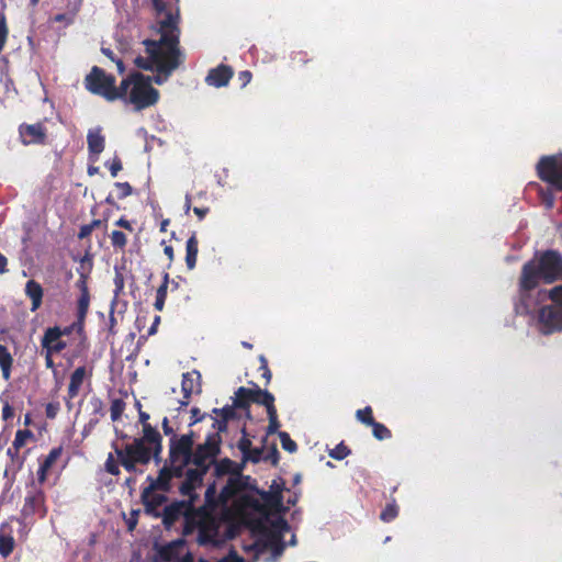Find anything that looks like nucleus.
Returning a JSON list of instances; mask_svg holds the SVG:
<instances>
[{
    "label": "nucleus",
    "mask_w": 562,
    "mask_h": 562,
    "mask_svg": "<svg viewBox=\"0 0 562 562\" xmlns=\"http://www.w3.org/2000/svg\"><path fill=\"white\" fill-rule=\"evenodd\" d=\"M252 389H247L245 386H240L235 392V397L233 398V404L237 408L248 409L250 406Z\"/></svg>",
    "instance_id": "nucleus-32"
},
{
    "label": "nucleus",
    "mask_w": 562,
    "mask_h": 562,
    "mask_svg": "<svg viewBox=\"0 0 562 562\" xmlns=\"http://www.w3.org/2000/svg\"><path fill=\"white\" fill-rule=\"evenodd\" d=\"M227 425H228V422L221 419V418H214L212 427L215 431L213 434L221 435V432L226 431Z\"/></svg>",
    "instance_id": "nucleus-64"
},
{
    "label": "nucleus",
    "mask_w": 562,
    "mask_h": 562,
    "mask_svg": "<svg viewBox=\"0 0 562 562\" xmlns=\"http://www.w3.org/2000/svg\"><path fill=\"white\" fill-rule=\"evenodd\" d=\"M562 277V255L558 250L537 251L521 269L519 286L521 292L536 289L540 281L553 283Z\"/></svg>",
    "instance_id": "nucleus-2"
},
{
    "label": "nucleus",
    "mask_w": 562,
    "mask_h": 562,
    "mask_svg": "<svg viewBox=\"0 0 562 562\" xmlns=\"http://www.w3.org/2000/svg\"><path fill=\"white\" fill-rule=\"evenodd\" d=\"M291 59L293 64L300 66L305 65L310 61V59L307 58V54L303 50L293 52L291 55Z\"/></svg>",
    "instance_id": "nucleus-61"
},
{
    "label": "nucleus",
    "mask_w": 562,
    "mask_h": 562,
    "mask_svg": "<svg viewBox=\"0 0 562 562\" xmlns=\"http://www.w3.org/2000/svg\"><path fill=\"white\" fill-rule=\"evenodd\" d=\"M234 71L231 66L221 64L215 68L210 69L205 82L209 86L221 88L228 85Z\"/></svg>",
    "instance_id": "nucleus-21"
},
{
    "label": "nucleus",
    "mask_w": 562,
    "mask_h": 562,
    "mask_svg": "<svg viewBox=\"0 0 562 562\" xmlns=\"http://www.w3.org/2000/svg\"><path fill=\"white\" fill-rule=\"evenodd\" d=\"M139 509H132L130 516L126 518V526L130 531H133L138 522Z\"/></svg>",
    "instance_id": "nucleus-60"
},
{
    "label": "nucleus",
    "mask_w": 562,
    "mask_h": 562,
    "mask_svg": "<svg viewBox=\"0 0 562 562\" xmlns=\"http://www.w3.org/2000/svg\"><path fill=\"white\" fill-rule=\"evenodd\" d=\"M121 98L125 104H132L135 111H143L158 103L159 91L151 86L150 76L139 71L130 74L120 82Z\"/></svg>",
    "instance_id": "nucleus-3"
},
{
    "label": "nucleus",
    "mask_w": 562,
    "mask_h": 562,
    "mask_svg": "<svg viewBox=\"0 0 562 562\" xmlns=\"http://www.w3.org/2000/svg\"><path fill=\"white\" fill-rule=\"evenodd\" d=\"M63 454V447H54L49 453L44 458V460L40 463V468L37 471V481L40 484L45 483L47 480V474L49 470L53 468V465L56 463V461L61 457Z\"/></svg>",
    "instance_id": "nucleus-24"
},
{
    "label": "nucleus",
    "mask_w": 562,
    "mask_h": 562,
    "mask_svg": "<svg viewBox=\"0 0 562 562\" xmlns=\"http://www.w3.org/2000/svg\"><path fill=\"white\" fill-rule=\"evenodd\" d=\"M149 486L143 488L140 493V502L144 506V513L154 518H160V507L167 503L166 493H156L157 491H148Z\"/></svg>",
    "instance_id": "nucleus-13"
},
{
    "label": "nucleus",
    "mask_w": 562,
    "mask_h": 562,
    "mask_svg": "<svg viewBox=\"0 0 562 562\" xmlns=\"http://www.w3.org/2000/svg\"><path fill=\"white\" fill-rule=\"evenodd\" d=\"M538 178L557 191H562V154L542 156L536 166Z\"/></svg>",
    "instance_id": "nucleus-6"
},
{
    "label": "nucleus",
    "mask_w": 562,
    "mask_h": 562,
    "mask_svg": "<svg viewBox=\"0 0 562 562\" xmlns=\"http://www.w3.org/2000/svg\"><path fill=\"white\" fill-rule=\"evenodd\" d=\"M198 487L195 485H193L192 483H189L188 481L183 480L179 486V492L182 496H188L189 497V501L188 502H193L196 499V494H195V490Z\"/></svg>",
    "instance_id": "nucleus-49"
},
{
    "label": "nucleus",
    "mask_w": 562,
    "mask_h": 562,
    "mask_svg": "<svg viewBox=\"0 0 562 562\" xmlns=\"http://www.w3.org/2000/svg\"><path fill=\"white\" fill-rule=\"evenodd\" d=\"M111 245L115 250L123 251L127 245V236L121 231H113L110 235Z\"/></svg>",
    "instance_id": "nucleus-40"
},
{
    "label": "nucleus",
    "mask_w": 562,
    "mask_h": 562,
    "mask_svg": "<svg viewBox=\"0 0 562 562\" xmlns=\"http://www.w3.org/2000/svg\"><path fill=\"white\" fill-rule=\"evenodd\" d=\"M24 293L31 300V311L36 312L43 304V286L37 281L31 279L25 283Z\"/></svg>",
    "instance_id": "nucleus-25"
},
{
    "label": "nucleus",
    "mask_w": 562,
    "mask_h": 562,
    "mask_svg": "<svg viewBox=\"0 0 562 562\" xmlns=\"http://www.w3.org/2000/svg\"><path fill=\"white\" fill-rule=\"evenodd\" d=\"M398 516V506L394 497H391V502L386 504L384 509L380 514V519L384 522H391Z\"/></svg>",
    "instance_id": "nucleus-37"
},
{
    "label": "nucleus",
    "mask_w": 562,
    "mask_h": 562,
    "mask_svg": "<svg viewBox=\"0 0 562 562\" xmlns=\"http://www.w3.org/2000/svg\"><path fill=\"white\" fill-rule=\"evenodd\" d=\"M268 418H269V425L267 427V434L273 435L276 432H279V428L281 426L279 419H278V412L276 408V405L267 411Z\"/></svg>",
    "instance_id": "nucleus-41"
},
{
    "label": "nucleus",
    "mask_w": 562,
    "mask_h": 562,
    "mask_svg": "<svg viewBox=\"0 0 562 562\" xmlns=\"http://www.w3.org/2000/svg\"><path fill=\"white\" fill-rule=\"evenodd\" d=\"M113 282H114V285H115L114 294H115V296H117L123 291L124 284H125L124 276L117 269H115V274H114Z\"/></svg>",
    "instance_id": "nucleus-59"
},
{
    "label": "nucleus",
    "mask_w": 562,
    "mask_h": 562,
    "mask_svg": "<svg viewBox=\"0 0 562 562\" xmlns=\"http://www.w3.org/2000/svg\"><path fill=\"white\" fill-rule=\"evenodd\" d=\"M184 544L182 540L172 541L158 551L159 558L165 562H186L188 561L189 553L183 557Z\"/></svg>",
    "instance_id": "nucleus-22"
},
{
    "label": "nucleus",
    "mask_w": 562,
    "mask_h": 562,
    "mask_svg": "<svg viewBox=\"0 0 562 562\" xmlns=\"http://www.w3.org/2000/svg\"><path fill=\"white\" fill-rule=\"evenodd\" d=\"M13 361V357L9 349L4 345L0 344V369L4 381H9L11 379Z\"/></svg>",
    "instance_id": "nucleus-31"
},
{
    "label": "nucleus",
    "mask_w": 562,
    "mask_h": 562,
    "mask_svg": "<svg viewBox=\"0 0 562 562\" xmlns=\"http://www.w3.org/2000/svg\"><path fill=\"white\" fill-rule=\"evenodd\" d=\"M88 151L90 156H93V160L98 159V156L104 150L105 138L101 133V128L90 130L87 135Z\"/></svg>",
    "instance_id": "nucleus-26"
},
{
    "label": "nucleus",
    "mask_w": 562,
    "mask_h": 562,
    "mask_svg": "<svg viewBox=\"0 0 562 562\" xmlns=\"http://www.w3.org/2000/svg\"><path fill=\"white\" fill-rule=\"evenodd\" d=\"M115 77L106 74L104 69L93 66L85 77V88L92 94L100 95L108 102H114L121 98L120 86H115Z\"/></svg>",
    "instance_id": "nucleus-4"
},
{
    "label": "nucleus",
    "mask_w": 562,
    "mask_h": 562,
    "mask_svg": "<svg viewBox=\"0 0 562 562\" xmlns=\"http://www.w3.org/2000/svg\"><path fill=\"white\" fill-rule=\"evenodd\" d=\"M195 530L199 531L200 542H205L209 537L207 533L213 532L215 530V526L213 519L204 510L194 509L191 505L183 518L182 533L184 536H189Z\"/></svg>",
    "instance_id": "nucleus-7"
},
{
    "label": "nucleus",
    "mask_w": 562,
    "mask_h": 562,
    "mask_svg": "<svg viewBox=\"0 0 562 562\" xmlns=\"http://www.w3.org/2000/svg\"><path fill=\"white\" fill-rule=\"evenodd\" d=\"M74 260H78L77 257H74ZM93 269V256L89 251L79 258V267L77 268V273L80 277H90V273Z\"/></svg>",
    "instance_id": "nucleus-34"
},
{
    "label": "nucleus",
    "mask_w": 562,
    "mask_h": 562,
    "mask_svg": "<svg viewBox=\"0 0 562 562\" xmlns=\"http://www.w3.org/2000/svg\"><path fill=\"white\" fill-rule=\"evenodd\" d=\"M204 498L205 504L212 508L223 505L222 502H220V493L217 494L215 482L207 485Z\"/></svg>",
    "instance_id": "nucleus-38"
},
{
    "label": "nucleus",
    "mask_w": 562,
    "mask_h": 562,
    "mask_svg": "<svg viewBox=\"0 0 562 562\" xmlns=\"http://www.w3.org/2000/svg\"><path fill=\"white\" fill-rule=\"evenodd\" d=\"M105 166L109 168L113 178H115L123 168L122 160L117 156H115L111 161L105 162Z\"/></svg>",
    "instance_id": "nucleus-56"
},
{
    "label": "nucleus",
    "mask_w": 562,
    "mask_h": 562,
    "mask_svg": "<svg viewBox=\"0 0 562 562\" xmlns=\"http://www.w3.org/2000/svg\"><path fill=\"white\" fill-rule=\"evenodd\" d=\"M351 453V450L348 446L345 445L344 441L339 442L334 449L329 451V457L335 460H344Z\"/></svg>",
    "instance_id": "nucleus-47"
},
{
    "label": "nucleus",
    "mask_w": 562,
    "mask_h": 562,
    "mask_svg": "<svg viewBox=\"0 0 562 562\" xmlns=\"http://www.w3.org/2000/svg\"><path fill=\"white\" fill-rule=\"evenodd\" d=\"M19 135L23 145H43L46 143L47 130L42 122L35 124L22 123L19 126Z\"/></svg>",
    "instance_id": "nucleus-14"
},
{
    "label": "nucleus",
    "mask_w": 562,
    "mask_h": 562,
    "mask_svg": "<svg viewBox=\"0 0 562 562\" xmlns=\"http://www.w3.org/2000/svg\"><path fill=\"white\" fill-rule=\"evenodd\" d=\"M90 277H80L76 281V288L79 290L80 294H90L88 288V280Z\"/></svg>",
    "instance_id": "nucleus-63"
},
{
    "label": "nucleus",
    "mask_w": 562,
    "mask_h": 562,
    "mask_svg": "<svg viewBox=\"0 0 562 562\" xmlns=\"http://www.w3.org/2000/svg\"><path fill=\"white\" fill-rule=\"evenodd\" d=\"M135 439L142 440L144 445L153 448L156 464H159L162 461V437L156 427L150 424L143 426V436Z\"/></svg>",
    "instance_id": "nucleus-18"
},
{
    "label": "nucleus",
    "mask_w": 562,
    "mask_h": 562,
    "mask_svg": "<svg viewBox=\"0 0 562 562\" xmlns=\"http://www.w3.org/2000/svg\"><path fill=\"white\" fill-rule=\"evenodd\" d=\"M249 490H254V486H251V477L244 475L237 470L234 475L228 477L226 484L221 490L220 502L227 504L235 496Z\"/></svg>",
    "instance_id": "nucleus-12"
},
{
    "label": "nucleus",
    "mask_w": 562,
    "mask_h": 562,
    "mask_svg": "<svg viewBox=\"0 0 562 562\" xmlns=\"http://www.w3.org/2000/svg\"><path fill=\"white\" fill-rule=\"evenodd\" d=\"M200 380H201V374L196 370L186 372L182 374V381H181L182 398L179 401V407L177 408V411H180L189 405L191 395L195 391V385H198L196 393L201 392Z\"/></svg>",
    "instance_id": "nucleus-15"
},
{
    "label": "nucleus",
    "mask_w": 562,
    "mask_h": 562,
    "mask_svg": "<svg viewBox=\"0 0 562 562\" xmlns=\"http://www.w3.org/2000/svg\"><path fill=\"white\" fill-rule=\"evenodd\" d=\"M255 389L251 391L250 403L262 405L266 409H270L274 406V396L267 390H261L257 384H254Z\"/></svg>",
    "instance_id": "nucleus-29"
},
{
    "label": "nucleus",
    "mask_w": 562,
    "mask_h": 562,
    "mask_svg": "<svg viewBox=\"0 0 562 562\" xmlns=\"http://www.w3.org/2000/svg\"><path fill=\"white\" fill-rule=\"evenodd\" d=\"M184 474V468L176 463H170L166 460L164 467L158 471L157 477L148 475V491H160L162 493H170L172 490V480L180 479Z\"/></svg>",
    "instance_id": "nucleus-9"
},
{
    "label": "nucleus",
    "mask_w": 562,
    "mask_h": 562,
    "mask_svg": "<svg viewBox=\"0 0 562 562\" xmlns=\"http://www.w3.org/2000/svg\"><path fill=\"white\" fill-rule=\"evenodd\" d=\"M33 436L32 431L29 429H19L15 432L14 440L12 442L14 448V454L19 453V450L23 448L26 441Z\"/></svg>",
    "instance_id": "nucleus-39"
},
{
    "label": "nucleus",
    "mask_w": 562,
    "mask_h": 562,
    "mask_svg": "<svg viewBox=\"0 0 562 562\" xmlns=\"http://www.w3.org/2000/svg\"><path fill=\"white\" fill-rule=\"evenodd\" d=\"M92 374L93 368L91 367L88 370L86 366L76 368L75 371L70 374L66 400L68 409H71V400L78 396L85 379L87 376L91 378Z\"/></svg>",
    "instance_id": "nucleus-17"
},
{
    "label": "nucleus",
    "mask_w": 562,
    "mask_h": 562,
    "mask_svg": "<svg viewBox=\"0 0 562 562\" xmlns=\"http://www.w3.org/2000/svg\"><path fill=\"white\" fill-rule=\"evenodd\" d=\"M116 458L119 459V462L120 464L127 471V472H138V473H142L143 471L142 470H137V464L136 462L132 461L131 459H127L125 457H123V453L121 451H116L114 452Z\"/></svg>",
    "instance_id": "nucleus-51"
},
{
    "label": "nucleus",
    "mask_w": 562,
    "mask_h": 562,
    "mask_svg": "<svg viewBox=\"0 0 562 562\" xmlns=\"http://www.w3.org/2000/svg\"><path fill=\"white\" fill-rule=\"evenodd\" d=\"M193 447L190 446L189 437L173 436L169 438L168 461L176 463L182 468L191 464Z\"/></svg>",
    "instance_id": "nucleus-10"
},
{
    "label": "nucleus",
    "mask_w": 562,
    "mask_h": 562,
    "mask_svg": "<svg viewBox=\"0 0 562 562\" xmlns=\"http://www.w3.org/2000/svg\"><path fill=\"white\" fill-rule=\"evenodd\" d=\"M61 337L69 336L72 333H76L79 336V342L76 347V350L72 353V357H78L80 353L85 352L89 348L88 338L85 331V322H80V319H76L68 326L60 328Z\"/></svg>",
    "instance_id": "nucleus-20"
},
{
    "label": "nucleus",
    "mask_w": 562,
    "mask_h": 562,
    "mask_svg": "<svg viewBox=\"0 0 562 562\" xmlns=\"http://www.w3.org/2000/svg\"><path fill=\"white\" fill-rule=\"evenodd\" d=\"M370 427H372V434L378 440H385L392 437L391 430L385 425L376 420Z\"/></svg>",
    "instance_id": "nucleus-42"
},
{
    "label": "nucleus",
    "mask_w": 562,
    "mask_h": 562,
    "mask_svg": "<svg viewBox=\"0 0 562 562\" xmlns=\"http://www.w3.org/2000/svg\"><path fill=\"white\" fill-rule=\"evenodd\" d=\"M259 371L261 372V376L266 380V384H269L272 378V373L268 367V360L263 355H261L259 356Z\"/></svg>",
    "instance_id": "nucleus-55"
},
{
    "label": "nucleus",
    "mask_w": 562,
    "mask_h": 562,
    "mask_svg": "<svg viewBox=\"0 0 562 562\" xmlns=\"http://www.w3.org/2000/svg\"><path fill=\"white\" fill-rule=\"evenodd\" d=\"M9 30L7 25V19L3 13H0V53L2 52L7 38H8Z\"/></svg>",
    "instance_id": "nucleus-53"
},
{
    "label": "nucleus",
    "mask_w": 562,
    "mask_h": 562,
    "mask_svg": "<svg viewBox=\"0 0 562 562\" xmlns=\"http://www.w3.org/2000/svg\"><path fill=\"white\" fill-rule=\"evenodd\" d=\"M119 465H120L119 459L115 460L114 454L109 453L108 458L105 460V463H104L105 471L111 475L117 476L121 473Z\"/></svg>",
    "instance_id": "nucleus-50"
},
{
    "label": "nucleus",
    "mask_w": 562,
    "mask_h": 562,
    "mask_svg": "<svg viewBox=\"0 0 562 562\" xmlns=\"http://www.w3.org/2000/svg\"><path fill=\"white\" fill-rule=\"evenodd\" d=\"M125 406H126V404L122 398L112 400L110 412H111V419L113 422H116L121 418V416L125 409Z\"/></svg>",
    "instance_id": "nucleus-45"
},
{
    "label": "nucleus",
    "mask_w": 562,
    "mask_h": 562,
    "mask_svg": "<svg viewBox=\"0 0 562 562\" xmlns=\"http://www.w3.org/2000/svg\"><path fill=\"white\" fill-rule=\"evenodd\" d=\"M237 447L238 449L240 450V452L243 453V458L246 457V454L250 451V449L252 448V443L250 441V439L247 438L246 435H244L238 443H237Z\"/></svg>",
    "instance_id": "nucleus-62"
},
{
    "label": "nucleus",
    "mask_w": 562,
    "mask_h": 562,
    "mask_svg": "<svg viewBox=\"0 0 562 562\" xmlns=\"http://www.w3.org/2000/svg\"><path fill=\"white\" fill-rule=\"evenodd\" d=\"M263 449L262 448H251L250 451L243 458V464L245 462L258 463L260 460H263Z\"/></svg>",
    "instance_id": "nucleus-54"
},
{
    "label": "nucleus",
    "mask_w": 562,
    "mask_h": 562,
    "mask_svg": "<svg viewBox=\"0 0 562 562\" xmlns=\"http://www.w3.org/2000/svg\"><path fill=\"white\" fill-rule=\"evenodd\" d=\"M114 187L117 191V200H123L133 193V188L128 182H115Z\"/></svg>",
    "instance_id": "nucleus-52"
},
{
    "label": "nucleus",
    "mask_w": 562,
    "mask_h": 562,
    "mask_svg": "<svg viewBox=\"0 0 562 562\" xmlns=\"http://www.w3.org/2000/svg\"><path fill=\"white\" fill-rule=\"evenodd\" d=\"M278 435L281 441V446L285 451L290 453L296 452L297 445L286 431H279Z\"/></svg>",
    "instance_id": "nucleus-48"
},
{
    "label": "nucleus",
    "mask_w": 562,
    "mask_h": 562,
    "mask_svg": "<svg viewBox=\"0 0 562 562\" xmlns=\"http://www.w3.org/2000/svg\"><path fill=\"white\" fill-rule=\"evenodd\" d=\"M551 305L539 311L538 321L540 330L544 335L562 330V285H557L549 292Z\"/></svg>",
    "instance_id": "nucleus-5"
},
{
    "label": "nucleus",
    "mask_w": 562,
    "mask_h": 562,
    "mask_svg": "<svg viewBox=\"0 0 562 562\" xmlns=\"http://www.w3.org/2000/svg\"><path fill=\"white\" fill-rule=\"evenodd\" d=\"M44 493L41 490H35L34 492H30L25 499L23 505V514L25 516L34 515L41 506L44 504Z\"/></svg>",
    "instance_id": "nucleus-27"
},
{
    "label": "nucleus",
    "mask_w": 562,
    "mask_h": 562,
    "mask_svg": "<svg viewBox=\"0 0 562 562\" xmlns=\"http://www.w3.org/2000/svg\"><path fill=\"white\" fill-rule=\"evenodd\" d=\"M90 306V294H79L77 299L76 316L80 322H86V317Z\"/></svg>",
    "instance_id": "nucleus-36"
},
{
    "label": "nucleus",
    "mask_w": 562,
    "mask_h": 562,
    "mask_svg": "<svg viewBox=\"0 0 562 562\" xmlns=\"http://www.w3.org/2000/svg\"><path fill=\"white\" fill-rule=\"evenodd\" d=\"M114 452L121 451L123 457L131 459L132 461L146 465L153 459L155 461V454L153 448L144 445L142 440L134 439L131 443H126L123 448L119 447L116 442H112Z\"/></svg>",
    "instance_id": "nucleus-11"
},
{
    "label": "nucleus",
    "mask_w": 562,
    "mask_h": 562,
    "mask_svg": "<svg viewBox=\"0 0 562 562\" xmlns=\"http://www.w3.org/2000/svg\"><path fill=\"white\" fill-rule=\"evenodd\" d=\"M199 252V240L195 233L188 238L186 244V265L189 270L195 268Z\"/></svg>",
    "instance_id": "nucleus-30"
},
{
    "label": "nucleus",
    "mask_w": 562,
    "mask_h": 562,
    "mask_svg": "<svg viewBox=\"0 0 562 562\" xmlns=\"http://www.w3.org/2000/svg\"><path fill=\"white\" fill-rule=\"evenodd\" d=\"M356 417L360 423L367 426H371L375 422L371 406H366L362 409H358L356 412Z\"/></svg>",
    "instance_id": "nucleus-46"
},
{
    "label": "nucleus",
    "mask_w": 562,
    "mask_h": 562,
    "mask_svg": "<svg viewBox=\"0 0 562 562\" xmlns=\"http://www.w3.org/2000/svg\"><path fill=\"white\" fill-rule=\"evenodd\" d=\"M265 461H270L273 467H277L280 460V453L277 448V445L273 443L266 456H263Z\"/></svg>",
    "instance_id": "nucleus-57"
},
{
    "label": "nucleus",
    "mask_w": 562,
    "mask_h": 562,
    "mask_svg": "<svg viewBox=\"0 0 562 562\" xmlns=\"http://www.w3.org/2000/svg\"><path fill=\"white\" fill-rule=\"evenodd\" d=\"M159 40H144L146 56L134 59L137 68L155 72L151 83L162 85L178 69L184 55L180 48V0H151Z\"/></svg>",
    "instance_id": "nucleus-1"
},
{
    "label": "nucleus",
    "mask_w": 562,
    "mask_h": 562,
    "mask_svg": "<svg viewBox=\"0 0 562 562\" xmlns=\"http://www.w3.org/2000/svg\"><path fill=\"white\" fill-rule=\"evenodd\" d=\"M207 472H209L207 467H203V468L195 467L194 469H188V470L184 469L183 476H184L186 481H188L189 483H192L196 487H200L202 485L203 479Z\"/></svg>",
    "instance_id": "nucleus-33"
},
{
    "label": "nucleus",
    "mask_w": 562,
    "mask_h": 562,
    "mask_svg": "<svg viewBox=\"0 0 562 562\" xmlns=\"http://www.w3.org/2000/svg\"><path fill=\"white\" fill-rule=\"evenodd\" d=\"M222 437L218 434H209L203 443H199L193 448L191 464L198 468L207 467L215 463L216 457L221 452Z\"/></svg>",
    "instance_id": "nucleus-8"
},
{
    "label": "nucleus",
    "mask_w": 562,
    "mask_h": 562,
    "mask_svg": "<svg viewBox=\"0 0 562 562\" xmlns=\"http://www.w3.org/2000/svg\"><path fill=\"white\" fill-rule=\"evenodd\" d=\"M237 407L233 405H226L222 408H213L212 413L216 416H221V419L229 422L236 418V409Z\"/></svg>",
    "instance_id": "nucleus-44"
},
{
    "label": "nucleus",
    "mask_w": 562,
    "mask_h": 562,
    "mask_svg": "<svg viewBox=\"0 0 562 562\" xmlns=\"http://www.w3.org/2000/svg\"><path fill=\"white\" fill-rule=\"evenodd\" d=\"M60 411L59 402H50L45 406V415L48 419H55Z\"/></svg>",
    "instance_id": "nucleus-58"
},
{
    "label": "nucleus",
    "mask_w": 562,
    "mask_h": 562,
    "mask_svg": "<svg viewBox=\"0 0 562 562\" xmlns=\"http://www.w3.org/2000/svg\"><path fill=\"white\" fill-rule=\"evenodd\" d=\"M168 285H169V273L166 272L162 277V283L159 285V288L157 289V293H156V300H155L154 306L157 311H162V308L165 306Z\"/></svg>",
    "instance_id": "nucleus-35"
},
{
    "label": "nucleus",
    "mask_w": 562,
    "mask_h": 562,
    "mask_svg": "<svg viewBox=\"0 0 562 562\" xmlns=\"http://www.w3.org/2000/svg\"><path fill=\"white\" fill-rule=\"evenodd\" d=\"M14 549V539L12 536L0 535V554L3 558L9 557Z\"/></svg>",
    "instance_id": "nucleus-43"
},
{
    "label": "nucleus",
    "mask_w": 562,
    "mask_h": 562,
    "mask_svg": "<svg viewBox=\"0 0 562 562\" xmlns=\"http://www.w3.org/2000/svg\"><path fill=\"white\" fill-rule=\"evenodd\" d=\"M190 506L191 502L186 501H176L170 505L165 506L160 513V518L162 519L165 528L170 529L181 517L184 518V515L190 509Z\"/></svg>",
    "instance_id": "nucleus-16"
},
{
    "label": "nucleus",
    "mask_w": 562,
    "mask_h": 562,
    "mask_svg": "<svg viewBox=\"0 0 562 562\" xmlns=\"http://www.w3.org/2000/svg\"><path fill=\"white\" fill-rule=\"evenodd\" d=\"M41 346L44 350H49L54 353H59L67 348V342L61 339L59 326H53L45 329L41 339Z\"/></svg>",
    "instance_id": "nucleus-19"
},
{
    "label": "nucleus",
    "mask_w": 562,
    "mask_h": 562,
    "mask_svg": "<svg viewBox=\"0 0 562 562\" xmlns=\"http://www.w3.org/2000/svg\"><path fill=\"white\" fill-rule=\"evenodd\" d=\"M285 490V483L282 479L273 480L270 490L267 492H262L261 498L266 504L272 507H279L283 502V491Z\"/></svg>",
    "instance_id": "nucleus-23"
},
{
    "label": "nucleus",
    "mask_w": 562,
    "mask_h": 562,
    "mask_svg": "<svg viewBox=\"0 0 562 562\" xmlns=\"http://www.w3.org/2000/svg\"><path fill=\"white\" fill-rule=\"evenodd\" d=\"M214 464V475L216 477H222L226 474H229V476L234 475L235 472L238 470V472H243L244 465L237 464L229 458L221 459L220 461H215Z\"/></svg>",
    "instance_id": "nucleus-28"
}]
</instances>
